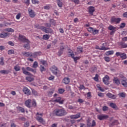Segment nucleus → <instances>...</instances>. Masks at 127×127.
Returning <instances> with one entry per match:
<instances>
[{"mask_svg": "<svg viewBox=\"0 0 127 127\" xmlns=\"http://www.w3.org/2000/svg\"><path fill=\"white\" fill-rule=\"evenodd\" d=\"M19 40L23 43H27L23 45L24 48H26V49H27V50H29V49H30V41L27 39L25 36L19 35Z\"/></svg>", "mask_w": 127, "mask_h": 127, "instance_id": "obj_1", "label": "nucleus"}, {"mask_svg": "<svg viewBox=\"0 0 127 127\" xmlns=\"http://www.w3.org/2000/svg\"><path fill=\"white\" fill-rule=\"evenodd\" d=\"M54 115L58 117H64L67 115V112L64 109H57L54 111Z\"/></svg>", "mask_w": 127, "mask_h": 127, "instance_id": "obj_2", "label": "nucleus"}, {"mask_svg": "<svg viewBox=\"0 0 127 127\" xmlns=\"http://www.w3.org/2000/svg\"><path fill=\"white\" fill-rule=\"evenodd\" d=\"M42 31L46 33H53V30L51 28H46L45 27H41Z\"/></svg>", "mask_w": 127, "mask_h": 127, "instance_id": "obj_3", "label": "nucleus"}, {"mask_svg": "<svg viewBox=\"0 0 127 127\" xmlns=\"http://www.w3.org/2000/svg\"><path fill=\"white\" fill-rule=\"evenodd\" d=\"M122 19L121 18H116L115 17L113 16L111 18V22H116V23H119L121 22Z\"/></svg>", "mask_w": 127, "mask_h": 127, "instance_id": "obj_4", "label": "nucleus"}, {"mask_svg": "<svg viewBox=\"0 0 127 127\" xmlns=\"http://www.w3.org/2000/svg\"><path fill=\"white\" fill-rule=\"evenodd\" d=\"M116 56H120L122 59H127V55L124 53H120L117 52L116 53Z\"/></svg>", "mask_w": 127, "mask_h": 127, "instance_id": "obj_5", "label": "nucleus"}, {"mask_svg": "<svg viewBox=\"0 0 127 127\" xmlns=\"http://www.w3.org/2000/svg\"><path fill=\"white\" fill-rule=\"evenodd\" d=\"M28 11L29 16H30L32 18H33V17H35V15H36V14H35V12H34L33 10L31 9H28Z\"/></svg>", "mask_w": 127, "mask_h": 127, "instance_id": "obj_6", "label": "nucleus"}, {"mask_svg": "<svg viewBox=\"0 0 127 127\" xmlns=\"http://www.w3.org/2000/svg\"><path fill=\"white\" fill-rule=\"evenodd\" d=\"M97 118L100 121H103V120H107V119L109 118V116L100 115H98Z\"/></svg>", "mask_w": 127, "mask_h": 127, "instance_id": "obj_7", "label": "nucleus"}, {"mask_svg": "<svg viewBox=\"0 0 127 127\" xmlns=\"http://www.w3.org/2000/svg\"><path fill=\"white\" fill-rule=\"evenodd\" d=\"M51 71L54 75H57L58 74V72H59V70H58V68L57 67L55 66H53L51 68Z\"/></svg>", "mask_w": 127, "mask_h": 127, "instance_id": "obj_8", "label": "nucleus"}, {"mask_svg": "<svg viewBox=\"0 0 127 127\" xmlns=\"http://www.w3.org/2000/svg\"><path fill=\"white\" fill-rule=\"evenodd\" d=\"M110 80V77H109L108 75H106L103 78V82L105 84V85H109V80Z\"/></svg>", "mask_w": 127, "mask_h": 127, "instance_id": "obj_9", "label": "nucleus"}, {"mask_svg": "<svg viewBox=\"0 0 127 127\" xmlns=\"http://www.w3.org/2000/svg\"><path fill=\"white\" fill-rule=\"evenodd\" d=\"M22 91L25 95H30L31 94L29 89L27 88V87L25 86L23 87Z\"/></svg>", "mask_w": 127, "mask_h": 127, "instance_id": "obj_10", "label": "nucleus"}, {"mask_svg": "<svg viewBox=\"0 0 127 127\" xmlns=\"http://www.w3.org/2000/svg\"><path fill=\"white\" fill-rule=\"evenodd\" d=\"M106 96L110 99H112L113 100H115V99H117V95H116L115 94H113L111 93H108L106 94Z\"/></svg>", "mask_w": 127, "mask_h": 127, "instance_id": "obj_11", "label": "nucleus"}, {"mask_svg": "<svg viewBox=\"0 0 127 127\" xmlns=\"http://www.w3.org/2000/svg\"><path fill=\"white\" fill-rule=\"evenodd\" d=\"M52 102H54L55 103H59V104H63L64 101L61 100V97H58L56 99L53 100Z\"/></svg>", "mask_w": 127, "mask_h": 127, "instance_id": "obj_12", "label": "nucleus"}, {"mask_svg": "<svg viewBox=\"0 0 127 127\" xmlns=\"http://www.w3.org/2000/svg\"><path fill=\"white\" fill-rule=\"evenodd\" d=\"M10 72H11L10 69H3L1 70H0V74H4L6 75H7V74H9V73H10Z\"/></svg>", "mask_w": 127, "mask_h": 127, "instance_id": "obj_13", "label": "nucleus"}, {"mask_svg": "<svg viewBox=\"0 0 127 127\" xmlns=\"http://www.w3.org/2000/svg\"><path fill=\"white\" fill-rule=\"evenodd\" d=\"M22 70L24 75H26V76H32V74H31L30 72L27 71L25 68L22 67Z\"/></svg>", "mask_w": 127, "mask_h": 127, "instance_id": "obj_14", "label": "nucleus"}, {"mask_svg": "<svg viewBox=\"0 0 127 127\" xmlns=\"http://www.w3.org/2000/svg\"><path fill=\"white\" fill-rule=\"evenodd\" d=\"M40 55H41V52H36L32 54V57H33V58H36L37 56H40Z\"/></svg>", "mask_w": 127, "mask_h": 127, "instance_id": "obj_15", "label": "nucleus"}, {"mask_svg": "<svg viewBox=\"0 0 127 127\" xmlns=\"http://www.w3.org/2000/svg\"><path fill=\"white\" fill-rule=\"evenodd\" d=\"M36 120L37 121H38V122H39V123H40V124H42L43 125H44V124H45V121H44V120H43V118L41 117H37Z\"/></svg>", "mask_w": 127, "mask_h": 127, "instance_id": "obj_16", "label": "nucleus"}, {"mask_svg": "<svg viewBox=\"0 0 127 127\" xmlns=\"http://www.w3.org/2000/svg\"><path fill=\"white\" fill-rule=\"evenodd\" d=\"M110 107L112 108V109H114V110H116V111H118L119 110V108H118V106H117V104L114 103H111L109 104Z\"/></svg>", "mask_w": 127, "mask_h": 127, "instance_id": "obj_17", "label": "nucleus"}, {"mask_svg": "<svg viewBox=\"0 0 127 127\" xmlns=\"http://www.w3.org/2000/svg\"><path fill=\"white\" fill-rule=\"evenodd\" d=\"M31 100L28 99L25 101V104L27 108H30L31 107Z\"/></svg>", "mask_w": 127, "mask_h": 127, "instance_id": "obj_18", "label": "nucleus"}, {"mask_svg": "<svg viewBox=\"0 0 127 127\" xmlns=\"http://www.w3.org/2000/svg\"><path fill=\"white\" fill-rule=\"evenodd\" d=\"M88 11L90 14L93 15V13L95 11V7L94 6H89L88 7Z\"/></svg>", "mask_w": 127, "mask_h": 127, "instance_id": "obj_19", "label": "nucleus"}, {"mask_svg": "<svg viewBox=\"0 0 127 127\" xmlns=\"http://www.w3.org/2000/svg\"><path fill=\"white\" fill-rule=\"evenodd\" d=\"M10 34L9 33H3L0 34V38H5L7 37V36H9Z\"/></svg>", "mask_w": 127, "mask_h": 127, "instance_id": "obj_20", "label": "nucleus"}, {"mask_svg": "<svg viewBox=\"0 0 127 127\" xmlns=\"http://www.w3.org/2000/svg\"><path fill=\"white\" fill-rule=\"evenodd\" d=\"M80 115H81V114H80V113H79L76 115L70 116V118L72 120L74 119H79V118H80V117H81Z\"/></svg>", "mask_w": 127, "mask_h": 127, "instance_id": "obj_21", "label": "nucleus"}, {"mask_svg": "<svg viewBox=\"0 0 127 127\" xmlns=\"http://www.w3.org/2000/svg\"><path fill=\"white\" fill-rule=\"evenodd\" d=\"M24 56L26 57H32V53L30 52H23L22 53Z\"/></svg>", "mask_w": 127, "mask_h": 127, "instance_id": "obj_22", "label": "nucleus"}, {"mask_svg": "<svg viewBox=\"0 0 127 127\" xmlns=\"http://www.w3.org/2000/svg\"><path fill=\"white\" fill-rule=\"evenodd\" d=\"M121 83L122 84L123 86H124V87L127 88V79H126V78L121 80Z\"/></svg>", "mask_w": 127, "mask_h": 127, "instance_id": "obj_23", "label": "nucleus"}, {"mask_svg": "<svg viewBox=\"0 0 127 127\" xmlns=\"http://www.w3.org/2000/svg\"><path fill=\"white\" fill-rule=\"evenodd\" d=\"M63 82L64 84H67L70 83V78L68 77H65L63 79Z\"/></svg>", "mask_w": 127, "mask_h": 127, "instance_id": "obj_24", "label": "nucleus"}, {"mask_svg": "<svg viewBox=\"0 0 127 127\" xmlns=\"http://www.w3.org/2000/svg\"><path fill=\"white\" fill-rule=\"evenodd\" d=\"M114 82H115V83L116 84V85H117L118 86H119V85H120V80L118 79V78H117V77H114V79H113Z\"/></svg>", "mask_w": 127, "mask_h": 127, "instance_id": "obj_25", "label": "nucleus"}, {"mask_svg": "<svg viewBox=\"0 0 127 127\" xmlns=\"http://www.w3.org/2000/svg\"><path fill=\"white\" fill-rule=\"evenodd\" d=\"M26 80L28 81V82H32V81H34V78L30 76H27Z\"/></svg>", "mask_w": 127, "mask_h": 127, "instance_id": "obj_26", "label": "nucleus"}, {"mask_svg": "<svg viewBox=\"0 0 127 127\" xmlns=\"http://www.w3.org/2000/svg\"><path fill=\"white\" fill-rule=\"evenodd\" d=\"M26 69L27 70V71H30L31 72H33V73H36V70L33 69V68H31L29 67H26Z\"/></svg>", "mask_w": 127, "mask_h": 127, "instance_id": "obj_27", "label": "nucleus"}, {"mask_svg": "<svg viewBox=\"0 0 127 127\" xmlns=\"http://www.w3.org/2000/svg\"><path fill=\"white\" fill-rule=\"evenodd\" d=\"M108 29L109 30L113 31H116V29H117V28L114 27V26L110 25L109 27H108Z\"/></svg>", "mask_w": 127, "mask_h": 127, "instance_id": "obj_28", "label": "nucleus"}, {"mask_svg": "<svg viewBox=\"0 0 127 127\" xmlns=\"http://www.w3.org/2000/svg\"><path fill=\"white\" fill-rule=\"evenodd\" d=\"M4 31H7V32H14V30L10 28H8L5 29Z\"/></svg>", "mask_w": 127, "mask_h": 127, "instance_id": "obj_29", "label": "nucleus"}, {"mask_svg": "<svg viewBox=\"0 0 127 127\" xmlns=\"http://www.w3.org/2000/svg\"><path fill=\"white\" fill-rule=\"evenodd\" d=\"M57 1L58 6H59V7H62L63 5V3H62V1H61V0H57Z\"/></svg>", "mask_w": 127, "mask_h": 127, "instance_id": "obj_30", "label": "nucleus"}, {"mask_svg": "<svg viewBox=\"0 0 127 127\" xmlns=\"http://www.w3.org/2000/svg\"><path fill=\"white\" fill-rule=\"evenodd\" d=\"M114 54V52L113 51H109L106 53V55L109 56L110 55H113Z\"/></svg>", "mask_w": 127, "mask_h": 127, "instance_id": "obj_31", "label": "nucleus"}, {"mask_svg": "<svg viewBox=\"0 0 127 127\" xmlns=\"http://www.w3.org/2000/svg\"><path fill=\"white\" fill-rule=\"evenodd\" d=\"M40 62L41 64L44 65V66H47V62L46 61L41 60Z\"/></svg>", "mask_w": 127, "mask_h": 127, "instance_id": "obj_32", "label": "nucleus"}, {"mask_svg": "<svg viewBox=\"0 0 127 127\" xmlns=\"http://www.w3.org/2000/svg\"><path fill=\"white\" fill-rule=\"evenodd\" d=\"M0 59V66H3V65H4V62H3V58L1 57Z\"/></svg>", "mask_w": 127, "mask_h": 127, "instance_id": "obj_33", "label": "nucleus"}, {"mask_svg": "<svg viewBox=\"0 0 127 127\" xmlns=\"http://www.w3.org/2000/svg\"><path fill=\"white\" fill-rule=\"evenodd\" d=\"M14 69L16 71H20V66L17 65L14 67Z\"/></svg>", "mask_w": 127, "mask_h": 127, "instance_id": "obj_34", "label": "nucleus"}, {"mask_svg": "<svg viewBox=\"0 0 127 127\" xmlns=\"http://www.w3.org/2000/svg\"><path fill=\"white\" fill-rule=\"evenodd\" d=\"M118 95L119 97H121L122 98H126V93L124 92L120 93Z\"/></svg>", "mask_w": 127, "mask_h": 127, "instance_id": "obj_35", "label": "nucleus"}, {"mask_svg": "<svg viewBox=\"0 0 127 127\" xmlns=\"http://www.w3.org/2000/svg\"><path fill=\"white\" fill-rule=\"evenodd\" d=\"M49 35H44L43 36V38L45 40H48V39H49Z\"/></svg>", "mask_w": 127, "mask_h": 127, "instance_id": "obj_36", "label": "nucleus"}, {"mask_svg": "<svg viewBox=\"0 0 127 127\" xmlns=\"http://www.w3.org/2000/svg\"><path fill=\"white\" fill-rule=\"evenodd\" d=\"M77 52H78V53H82V52H83V48L78 47V48H77Z\"/></svg>", "mask_w": 127, "mask_h": 127, "instance_id": "obj_37", "label": "nucleus"}, {"mask_svg": "<svg viewBox=\"0 0 127 127\" xmlns=\"http://www.w3.org/2000/svg\"><path fill=\"white\" fill-rule=\"evenodd\" d=\"M99 50H109L110 48H106L105 47H102L100 48H98Z\"/></svg>", "mask_w": 127, "mask_h": 127, "instance_id": "obj_38", "label": "nucleus"}, {"mask_svg": "<svg viewBox=\"0 0 127 127\" xmlns=\"http://www.w3.org/2000/svg\"><path fill=\"white\" fill-rule=\"evenodd\" d=\"M32 2L33 4H38L39 3V0H32Z\"/></svg>", "mask_w": 127, "mask_h": 127, "instance_id": "obj_39", "label": "nucleus"}, {"mask_svg": "<svg viewBox=\"0 0 127 127\" xmlns=\"http://www.w3.org/2000/svg\"><path fill=\"white\" fill-rule=\"evenodd\" d=\"M33 68H37L38 67V63L37 62H35L32 66Z\"/></svg>", "mask_w": 127, "mask_h": 127, "instance_id": "obj_40", "label": "nucleus"}, {"mask_svg": "<svg viewBox=\"0 0 127 127\" xmlns=\"http://www.w3.org/2000/svg\"><path fill=\"white\" fill-rule=\"evenodd\" d=\"M8 54L9 55H11V54H14V50H10L8 51Z\"/></svg>", "mask_w": 127, "mask_h": 127, "instance_id": "obj_41", "label": "nucleus"}, {"mask_svg": "<svg viewBox=\"0 0 127 127\" xmlns=\"http://www.w3.org/2000/svg\"><path fill=\"white\" fill-rule=\"evenodd\" d=\"M58 92L59 94H63V93L65 92V90H64V89L61 88L58 90Z\"/></svg>", "mask_w": 127, "mask_h": 127, "instance_id": "obj_42", "label": "nucleus"}, {"mask_svg": "<svg viewBox=\"0 0 127 127\" xmlns=\"http://www.w3.org/2000/svg\"><path fill=\"white\" fill-rule=\"evenodd\" d=\"M121 45L122 46V48H127V44H125L123 42H121Z\"/></svg>", "mask_w": 127, "mask_h": 127, "instance_id": "obj_43", "label": "nucleus"}, {"mask_svg": "<svg viewBox=\"0 0 127 127\" xmlns=\"http://www.w3.org/2000/svg\"><path fill=\"white\" fill-rule=\"evenodd\" d=\"M97 87L98 89H99V91H101V92H104L105 91V89H102V87H101L99 84L97 85Z\"/></svg>", "mask_w": 127, "mask_h": 127, "instance_id": "obj_44", "label": "nucleus"}, {"mask_svg": "<svg viewBox=\"0 0 127 127\" xmlns=\"http://www.w3.org/2000/svg\"><path fill=\"white\" fill-rule=\"evenodd\" d=\"M92 33L94 35L98 34L99 33V30H98L97 29H94V30H93V31H92Z\"/></svg>", "mask_w": 127, "mask_h": 127, "instance_id": "obj_45", "label": "nucleus"}, {"mask_svg": "<svg viewBox=\"0 0 127 127\" xmlns=\"http://www.w3.org/2000/svg\"><path fill=\"white\" fill-rule=\"evenodd\" d=\"M32 94H33V95H34V96H37L38 95L37 92L34 89H33L32 90Z\"/></svg>", "mask_w": 127, "mask_h": 127, "instance_id": "obj_46", "label": "nucleus"}, {"mask_svg": "<svg viewBox=\"0 0 127 127\" xmlns=\"http://www.w3.org/2000/svg\"><path fill=\"white\" fill-rule=\"evenodd\" d=\"M108 109H109V108L106 106H104L103 107V112H106V111H108Z\"/></svg>", "mask_w": 127, "mask_h": 127, "instance_id": "obj_47", "label": "nucleus"}, {"mask_svg": "<svg viewBox=\"0 0 127 127\" xmlns=\"http://www.w3.org/2000/svg\"><path fill=\"white\" fill-rule=\"evenodd\" d=\"M99 75H98V74H96L95 75V77H94V79L95 80V81H99Z\"/></svg>", "mask_w": 127, "mask_h": 127, "instance_id": "obj_48", "label": "nucleus"}, {"mask_svg": "<svg viewBox=\"0 0 127 127\" xmlns=\"http://www.w3.org/2000/svg\"><path fill=\"white\" fill-rule=\"evenodd\" d=\"M46 69L44 67V66L41 65L40 66V71L41 72H43V71H45Z\"/></svg>", "mask_w": 127, "mask_h": 127, "instance_id": "obj_49", "label": "nucleus"}, {"mask_svg": "<svg viewBox=\"0 0 127 127\" xmlns=\"http://www.w3.org/2000/svg\"><path fill=\"white\" fill-rule=\"evenodd\" d=\"M68 109H69V110H75V109H76V107H73L72 105H69Z\"/></svg>", "mask_w": 127, "mask_h": 127, "instance_id": "obj_50", "label": "nucleus"}, {"mask_svg": "<svg viewBox=\"0 0 127 127\" xmlns=\"http://www.w3.org/2000/svg\"><path fill=\"white\" fill-rule=\"evenodd\" d=\"M21 17V14L20 13H18L16 16V19H19L20 17Z\"/></svg>", "mask_w": 127, "mask_h": 127, "instance_id": "obj_51", "label": "nucleus"}, {"mask_svg": "<svg viewBox=\"0 0 127 127\" xmlns=\"http://www.w3.org/2000/svg\"><path fill=\"white\" fill-rule=\"evenodd\" d=\"M126 26V23H122L120 24V28H124V27H125Z\"/></svg>", "mask_w": 127, "mask_h": 127, "instance_id": "obj_52", "label": "nucleus"}, {"mask_svg": "<svg viewBox=\"0 0 127 127\" xmlns=\"http://www.w3.org/2000/svg\"><path fill=\"white\" fill-rule=\"evenodd\" d=\"M96 70H97V67H91L90 68V71L91 72H95V71H96Z\"/></svg>", "mask_w": 127, "mask_h": 127, "instance_id": "obj_53", "label": "nucleus"}, {"mask_svg": "<svg viewBox=\"0 0 127 127\" xmlns=\"http://www.w3.org/2000/svg\"><path fill=\"white\" fill-rule=\"evenodd\" d=\"M104 59L106 62H110V57H105Z\"/></svg>", "mask_w": 127, "mask_h": 127, "instance_id": "obj_54", "label": "nucleus"}, {"mask_svg": "<svg viewBox=\"0 0 127 127\" xmlns=\"http://www.w3.org/2000/svg\"><path fill=\"white\" fill-rule=\"evenodd\" d=\"M63 54V50H60L58 52L59 56H61V55H62Z\"/></svg>", "mask_w": 127, "mask_h": 127, "instance_id": "obj_55", "label": "nucleus"}, {"mask_svg": "<svg viewBox=\"0 0 127 127\" xmlns=\"http://www.w3.org/2000/svg\"><path fill=\"white\" fill-rule=\"evenodd\" d=\"M79 59H80V57H76L73 58L74 61L75 63H77V60H79Z\"/></svg>", "mask_w": 127, "mask_h": 127, "instance_id": "obj_56", "label": "nucleus"}, {"mask_svg": "<svg viewBox=\"0 0 127 127\" xmlns=\"http://www.w3.org/2000/svg\"><path fill=\"white\" fill-rule=\"evenodd\" d=\"M96 127V121L94 120L92 121V125H91V127Z\"/></svg>", "mask_w": 127, "mask_h": 127, "instance_id": "obj_57", "label": "nucleus"}, {"mask_svg": "<svg viewBox=\"0 0 127 127\" xmlns=\"http://www.w3.org/2000/svg\"><path fill=\"white\" fill-rule=\"evenodd\" d=\"M19 110L21 112V113H24L25 112V110H24V108L19 107Z\"/></svg>", "mask_w": 127, "mask_h": 127, "instance_id": "obj_58", "label": "nucleus"}, {"mask_svg": "<svg viewBox=\"0 0 127 127\" xmlns=\"http://www.w3.org/2000/svg\"><path fill=\"white\" fill-rule=\"evenodd\" d=\"M24 127H29V122H26V123L24 124Z\"/></svg>", "mask_w": 127, "mask_h": 127, "instance_id": "obj_59", "label": "nucleus"}, {"mask_svg": "<svg viewBox=\"0 0 127 127\" xmlns=\"http://www.w3.org/2000/svg\"><path fill=\"white\" fill-rule=\"evenodd\" d=\"M50 22H51V23H52L53 24H56V22H55L54 19H50Z\"/></svg>", "mask_w": 127, "mask_h": 127, "instance_id": "obj_60", "label": "nucleus"}, {"mask_svg": "<svg viewBox=\"0 0 127 127\" xmlns=\"http://www.w3.org/2000/svg\"><path fill=\"white\" fill-rule=\"evenodd\" d=\"M36 27L38 29H41V30H42V28H41V27H44L40 26H39V25H36Z\"/></svg>", "mask_w": 127, "mask_h": 127, "instance_id": "obj_61", "label": "nucleus"}, {"mask_svg": "<svg viewBox=\"0 0 127 127\" xmlns=\"http://www.w3.org/2000/svg\"><path fill=\"white\" fill-rule=\"evenodd\" d=\"M32 104V107H36V102H35V101L34 100L33 101Z\"/></svg>", "mask_w": 127, "mask_h": 127, "instance_id": "obj_62", "label": "nucleus"}, {"mask_svg": "<svg viewBox=\"0 0 127 127\" xmlns=\"http://www.w3.org/2000/svg\"><path fill=\"white\" fill-rule=\"evenodd\" d=\"M44 9H50V5H46L44 6Z\"/></svg>", "mask_w": 127, "mask_h": 127, "instance_id": "obj_63", "label": "nucleus"}, {"mask_svg": "<svg viewBox=\"0 0 127 127\" xmlns=\"http://www.w3.org/2000/svg\"><path fill=\"white\" fill-rule=\"evenodd\" d=\"M123 15L124 17H126V18H127V12H126L124 13H123Z\"/></svg>", "mask_w": 127, "mask_h": 127, "instance_id": "obj_64", "label": "nucleus"}]
</instances>
